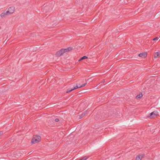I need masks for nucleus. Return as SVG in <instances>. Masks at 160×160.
Instances as JSON below:
<instances>
[{"label": "nucleus", "instance_id": "1", "mask_svg": "<svg viewBox=\"0 0 160 160\" xmlns=\"http://www.w3.org/2000/svg\"><path fill=\"white\" fill-rule=\"evenodd\" d=\"M41 140V137L40 136L38 135H34L32 140L31 142L33 144L38 143Z\"/></svg>", "mask_w": 160, "mask_h": 160}, {"label": "nucleus", "instance_id": "2", "mask_svg": "<svg viewBox=\"0 0 160 160\" xmlns=\"http://www.w3.org/2000/svg\"><path fill=\"white\" fill-rule=\"evenodd\" d=\"M65 53L64 49L62 48L56 52L55 55L57 57H60Z\"/></svg>", "mask_w": 160, "mask_h": 160}, {"label": "nucleus", "instance_id": "3", "mask_svg": "<svg viewBox=\"0 0 160 160\" xmlns=\"http://www.w3.org/2000/svg\"><path fill=\"white\" fill-rule=\"evenodd\" d=\"M8 10L7 11L8 12V13L10 15L12 14L14 12L15 8L14 6H12L9 7L8 9Z\"/></svg>", "mask_w": 160, "mask_h": 160}, {"label": "nucleus", "instance_id": "4", "mask_svg": "<svg viewBox=\"0 0 160 160\" xmlns=\"http://www.w3.org/2000/svg\"><path fill=\"white\" fill-rule=\"evenodd\" d=\"M158 112L157 111H154L150 113V117L151 118H154L155 116H158Z\"/></svg>", "mask_w": 160, "mask_h": 160}, {"label": "nucleus", "instance_id": "5", "mask_svg": "<svg viewBox=\"0 0 160 160\" xmlns=\"http://www.w3.org/2000/svg\"><path fill=\"white\" fill-rule=\"evenodd\" d=\"M8 12H7V11L6 12H5V11L3 12H2V13L1 14L0 16L2 18L6 17V16L9 15L8 13Z\"/></svg>", "mask_w": 160, "mask_h": 160}, {"label": "nucleus", "instance_id": "6", "mask_svg": "<svg viewBox=\"0 0 160 160\" xmlns=\"http://www.w3.org/2000/svg\"><path fill=\"white\" fill-rule=\"evenodd\" d=\"M147 52H146L141 53V58H145L147 57Z\"/></svg>", "mask_w": 160, "mask_h": 160}, {"label": "nucleus", "instance_id": "7", "mask_svg": "<svg viewBox=\"0 0 160 160\" xmlns=\"http://www.w3.org/2000/svg\"><path fill=\"white\" fill-rule=\"evenodd\" d=\"M87 112L88 110H87L82 113V114L80 115L79 119L85 116V115L87 113Z\"/></svg>", "mask_w": 160, "mask_h": 160}, {"label": "nucleus", "instance_id": "8", "mask_svg": "<svg viewBox=\"0 0 160 160\" xmlns=\"http://www.w3.org/2000/svg\"><path fill=\"white\" fill-rule=\"evenodd\" d=\"M73 48L72 47H70L64 49L65 52H68L72 50Z\"/></svg>", "mask_w": 160, "mask_h": 160}, {"label": "nucleus", "instance_id": "9", "mask_svg": "<svg viewBox=\"0 0 160 160\" xmlns=\"http://www.w3.org/2000/svg\"><path fill=\"white\" fill-rule=\"evenodd\" d=\"M160 55V52H155L154 55V58H157L158 56Z\"/></svg>", "mask_w": 160, "mask_h": 160}, {"label": "nucleus", "instance_id": "10", "mask_svg": "<svg viewBox=\"0 0 160 160\" xmlns=\"http://www.w3.org/2000/svg\"><path fill=\"white\" fill-rule=\"evenodd\" d=\"M88 58V57L87 56H83L81 58L78 60L79 62H80L82 60L84 59H87Z\"/></svg>", "mask_w": 160, "mask_h": 160}, {"label": "nucleus", "instance_id": "11", "mask_svg": "<svg viewBox=\"0 0 160 160\" xmlns=\"http://www.w3.org/2000/svg\"><path fill=\"white\" fill-rule=\"evenodd\" d=\"M146 158V157L144 154H141V160L142 158Z\"/></svg>", "mask_w": 160, "mask_h": 160}, {"label": "nucleus", "instance_id": "12", "mask_svg": "<svg viewBox=\"0 0 160 160\" xmlns=\"http://www.w3.org/2000/svg\"><path fill=\"white\" fill-rule=\"evenodd\" d=\"M88 158V157H87L86 156L83 157L82 158H81L80 160H86L87 158Z\"/></svg>", "mask_w": 160, "mask_h": 160}, {"label": "nucleus", "instance_id": "13", "mask_svg": "<svg viewBox=\"0 0 160 160\" xmlns=\"http://www.w3.org/2000/svg\"><path fill=\"white\" fill-rule=\"evenodd\" d=\"M73 90L72 89V88L71 89H70L69 88H68V89L67 90V91L66 92L67 93H69V92H71V91H72Z\"/></svg>", "mask_w": 160, "mask_h": 160}, {"label": "nucleus", "instance_id": "14", "mask_svg": "<svg viewBox=\"0 0 160 160\" xmlns=\"http://www.w3.org/2000/svg\"><path fill=\"white\" fill-rule=\"evenodd\" d=\"M160 16V12L157 13L155 15V17L156 18H157L159 16Z\"/></svg>", "mask_w": 160, "mask_h": 160}, {"label": "nucleus", "instance_id": "15", "mask_svg": "<svg viewBox=\"0 0 160 160\" xmlns=\"http://www.w3.org/2000/svg\"><path fill=\"white\" fill-rule=\"evenodd\" d=\"M135 160H140V154H139L136 157Z\"/></svg>", "mask_w": 160, "mask_h": 160}, {"label": "nucleus", "instance_id": "16", "mask_svg": "<svg viewBox=\"0 0 160 160\" xmlns=\"http://www.w3.org/2000/svg\"><path fill=\"white\" fill-rule=\"evenodd\" d=\"M79 87V86H78L77 85L75 87H74L73 88H72V89L73 90H75L76 89H78V88H81V87Z\"/></svg>", "mask_w": 160, "mask_h": 160}, {"label": "nucleus", "instance_id": "17", "mask_svg": "<svg viewBox=\"0 0 160 160\" xmlns=\"http://www.w3.org/2000/svg\"><path fill=\"white\" fill-rule=\"evenodd\" d=\"M135 98L136 99H140V93L138 94L136 97Z\"/></svg>", "mask_w": 160, "mask_h": 160}, {"label": "nucleus", "instance_id": "18", "mask_svg": "<svg viewBox=\"0 0 160 160\" xmlns=\"http://www.w3.org/2000/svg\"><path fill=\"white\" fill-rule=\"evenodd\" d=\"M105 82V80L104 79L102 80L101 81V82L99 83V84H101L100 85H101L102 83H104Z\"/></svg>", "mask_w": 160, "mask_h": 160}, {"label": "nucleus", "instance_id": "19", "mask_svg": "<svg viewBox=\"0 0 160 160\" xmlns=\"http://www.w3.org/2000/svg\"><path fill=\"white\" fill-rule=\"evenodd\" d=\"M87 84V83L86 82L83 84H82V85H81L79 87H84L86 84Z\"/></svg>", "mask_w": 160, "mask_h": 160}, {"label": "nucleus", "instance_id": "20", "mask_svg": "<svg viewBox=\"0 0 160 160\" xmlns=\"http://www.w3.org/2000/svg\"><path fill=\"white\" fill-rule=\"evenodd\" d=\"M158 37H155V38H153L152 40V41H155V40H158Z\"/></svg>", "mask_w": 160, "mask_h": 160}, {"label": "nucleus", "instance_id": "21", "mask_svg": "<svg viewBox=\"0 0 160 160\" xmlns=\"http://www.w3.org/2000/svg\"><path fill=\"white\" fill-rule=\"evenodd\" d=\"M55 121L56 122H58L59 121V120L58 118H56L55 120Z\"/></svg>", "mask_w": 160, "mask_h": 160}, {"label": "nucleus", "instance_id": "22", "mask_svg": "<svg viewBox=\"0 0 160 160\" xmlns=\"http://www.w3.org/2000/svg\"><path fill=\"white\" fill-rule=\"evenodd\" d=\"M134 0H128V2H131L132 1L133 2H134Z\"/></svg>", "mask_w": 160, "mask_h": 160}, {"label": "nucleus", "instance_id": "23", "mask_svg": "<svg viewBox=\"0 0 160 160\" xmlns=\"http://www.w3.org/2000/svg\"><path fill=\"white\" fill-rule=\"evenodd\" d=\"M3 134L2 132H0V136H1V135H2Z\"/></svg>", "mask_w": 160, "mask_h": 160}, {"label": "nucleus", "instance_id": "24", "mask_svg": "<svg viewBox=\"0 0 160 160\" xmlns=\"http://www.w3.org/2000/svg\"><path fill=\"white\" fill-rule=\"evenodd\" d=\"M141 97H140V98H141L142 97V93L141 92Z\"/></svg>", "mask_w": 160, "mask_h": 160}, {"label": "nucleus", "instance_id": "25", "mask_svg": "<svg viewBox=\"0 0 160 160\" xmlns=\"http://www.w3.org/2000/svg\"><path fill=\"white\" fill-rule=\"evenodd\" d=\"M47 8V7H44V8H43V10H44V9H46Z\"/></svg>", "mask_w": 160, "mask_h": 160}, {"label": "nucleus", "instance_id": "26", "mask_svg": "<svg viewBox=\"0 0 160 160\" xmlns=\"http://www.w3.org/2000/svg\"><path fill=\"white\" fill-rule=\"evenodd\" d=\"M90 79H91V78H88V80H87V81H90Z\"/></svg>", "mask_w": 160, "mask_h": 160}, {"label": "nucleus", "instance_id": "27", "mask_svg": "<svg viewBox=\"0 0 160 160\" xmlns=\"http://www.w3.org/2000/svg\"><path fill=\"white\" fill-rule=\"evenodd\" d=\"M83 92L84 93L85 92H84V90H83V91L81 92Z\"/></svg>", "mask_w": 160, "mask_h": 160}, {"label": "nucleus", "instance_id": "28", "mask_svg": "<svg viewBox=\"0 0 160 160\" xmlns=\"http://www.w3.org/2000/svg\"><path fill=\"white\" fill-rule=\"evenodd\" d=\"M138 56L139 57H140V53L138 54Z\"/></svg>", "mask_w": 160, "mask_h": 160}, {"label": "nucleus", "instance_id": "29", "mask_svg": "<svg viewBox=\"0 0 160 160\" xmlns=\"http://www.w3.org/2000/svg\"><path fill=\"white\" fill-rule=\"evenodd\" d=\"M31 154V152H30V154Z\"/></svg>", "mask_w": 160, "mask_h": 160}, {"label": "nucleus", "instance_id": "30", "mask_svg": "<svg viewBox=\"0 0 160 160\" xmlns=\"http://www.w3.org/2000/svg\"><path fill=\"white\" fill-rule=\"evenodd\" d=\"M31 154V152H30V154Z\"/></svg>", "mask_w": 160, "mask_h": 160}, {"label": "nucleus", "instance_id": "31", "mask_svg": "<svg viewBox=\"0 0 160 160\" xmlns=\"http://www.w3.org/2000/svg\"><path fill=\"white\" fill-rule=\"evenodd\" d=\"M31 154V152H30V154Z\"/></svg>", "mask_w": 160, "mask_h": 160}, {"label": "nucleus", "instance_id": "32", "mask_svg": "<svg viewBox=\"0 0 160 160\" xmlns=\"http://www.w3.org/2000/svg\"><path fill=\"white\" fill-rule=\"evenodd\" d=\"M31 154V152H30V154Z\"/></svg>", "mask_w": 160, "mask_h": 160}]
</instances>
